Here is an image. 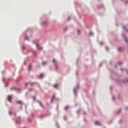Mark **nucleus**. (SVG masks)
Listing matches in <instances>:
<instances>
[{"mask_svg":"<svg viewBox=\"0 0 128 128\" xmlns=\"http://www.w3.org/2000/svg\"><path fill=\"white\" fill-rule=\"evenodd\" d=\"M12 96H8V102H12Z\"/></svg>","mask_w":128,"mask_h":128,"instance_id":"obj_1","label":"nucleus"},{"mask_svg":"<svg viewBox=\"0 0 128 128\" xmlns=\"http://www.w3.org/2000/svg\"><path fill=\"white\" fill-rule=\"evenodd\" d=\"M36 46L38 50H42V48L38 44H36Z\"/></svg>","mask_w":128,"mask_h":128,"instance_id":"obj_2","label":"nucleus"},{"mask_svg":"<svg viewBox=\"0 0 128 128\" xmlns=\"http://www.w3.org/2000/svg\"><path fill=\"white\" fill-rule=\"evenodd\" d=\"M94 124H97V126H100V123L98 121H96Z\"/></svg>","mask_w":128,"mask_h":128,"instance_id":"obj_3","label":"nucleus"},{"mask_svg":"<svg viewBox=\"0 0 128 128\" xmlns=\"http://www.w3.org/2000/svg\"><path fill=\"white\" fill-rule=\"evenodd\" d=\"M17 104H22V101H18L17 102Z\"/></svg>","mask_w":128,"mask_h":128,"instance_id":"obj_4","label":"nucleus"},{"mask_svg":"<svg viewBox=\"0 0 128 128\" xmlns=\"http://www.w3.org/2000/svg\"><path fill=\"white\" fill-rule=\"evenodd\" d=\"M39 78H44V74H40L39 76Z\"/></svg>","mask_w":128,"mask_h":128,"instance_id":"obj_5","label":"nucleus"},{"mask_svg":"<svg viewBox=\"0 0 128 128\" xmlns=\"http://www.w3.org/2000/svg\"><path fill=\"white\" fill-rule=\"evenodd\" d=\"M52 62H53L54 63V64H56V60H55L54 59V60H52Z\"/></svg>","mask_w":128,"mask_h":128,"instance_id":"obj_6","label":"nucleus"},{"mask_svg":"<svg viewBox=\"0 0 128 128\" xmlns=\"http://www.w3.org/2000/svg\"><path fill=\"white\" fill-rule=\"evenodd\" d=\"M25 40H28V36H25Z\"/></svg>","mask_w":128,"mask_h":128,"instance_id":"obj_7","label":"nucleus"},{"mask_svg":"<svg viewBox=\"0 0 128 128\" xmlns=\"http://www.w3.org/2000/svg\"><path fill=\"white\" fill-rule=\"evenodd\" d=\"M54 86L55 88H56L58 87V84L54 85Z\"/></svg>","mask_w":128,"mask_h":128,"instance_id":"obj_8","label":"nucleus"},{"mask_svg":"<svg viewBox=\"0 0 128 128\" xmlns=\"http://www.w3.org/2000/svg\"><path fill=\"white\" fill-rule=\"evenodd\" d=\"M78 34H80V30H77Z\"/></svg>","mask_w":128,"mask_h":128,"instance_id":"obj_9","label":"nucleus"},{"mask_svg":"<svg viewBox=\"0 0 128 128\" xmlns=\"http://www.w3.org/2000/svg\"><path fill=\"white\" fill-rule=\"evenodd\" d=\"M46 64V62H42L43 65Z\"/></svg>","mask_w":128,"mask_h":128,"instance_id":"obj_10","label":"nucleus"},{"mask_svg":"<svg viewBox=\"0 0 128 128\" xmlns=\"http://www.w3.org/2000/svg\"><path fill=\"white\" fill-rule=\"evenodd\" d=\"M38 104H40V106H42V102H38Z\"/></svg>","mask_w":128,"mask_h":128,"instance_id":"obj_11","label":"nucleus"},{"mask_svg":"<svg viewBox=\"0 0 128 128\" xmlns=\"http://www.w3.org/2000/svg\"><path fill=\"white\" fill-rule=\"evenodd\" d=\"M118 50H119V51L122 50V48H118Z\"/></svg>","mask_w":128,"mask_h":128,"instance_id":"obj_12","label":"nucleus"},{"mask_svg":"<svg viewBox=\"0 0 128 128\" xmlns=\"http://www.w3.org/2000/svg\"><path fill=\"white\" fill-rule=\"evenodd\" d=\"M33 100H36V97H33Z\"/></svg>","mask_w":128,"mask_h":128,"instance_id":"obj_13","label":"nucleus"},{"mask_svg":"<svg viewBox=\"0 0 128 128\" xmlns=\"http://www.w3.org/2000/svg\"><path fill=\"white\" fill-rule=\"evenodd\" d=\"M90 36H92V32H90Z\"/></svg>","mask_w":128,"mask_h":128,"instance_id":"obj_14","label":"nucleus"},{"mask_svg":"<svg viewBox=\"0 0 128 128\" xmlns=\"http://www.w3.org/2000/svg\"><path fill=\"white\" fill-rule=\"evenodd\" d=\"M9 114H12V112H9Z\"/></svg>","mask_w":128,"mask_h":128,"instance_id":"obj_15","label":"nucleus"},{"mask_svg":"<svg viewBox=\"0 0 128 128\" xmlns=\"http://www.w3.org/2000/svg\"><path fill=\"white\" fill-rule=\"evenodd\" d=\"M26 86H28V83H26Z\"/></svg>","mask_w":128,"mask_h":128,"instance_id":"obj_16","label":"nucleus"},{"mask_svg":"<svg viewBox=\"0 0 128 128\" xmlns=\"http://www.w3.org/2000/svg\"><path fill=\"white\" fill-rule=\"evenodd\" d=\"M124 38L125 40L126 41V38Z\"/></svg>","mask_w":128,"mask_h":128,"instance_id":"obj_17","label":"nucleus"},{"mask_svg":"<svg viewBox=\"0 0 128 128\" xmlns=\"http://www.w3.org/2000/svg\"><path fill=\"white\" fill-rule=\"evenodd\" d=\"M100 44H102V42H100Z\"/></svg>","mask_w":128,"mask_h":128,"instance_id":"obj_18","label":"nucleus"},{"mask_svg":"<svg viewBox=\"0 0 128 128\" xmlns=\"http://www.w3.org/2000/svg\"><path fill=\"white\" fill-rule=\"evenodd\" d=\"M106 50H108V48H106Z\"/></svg>","mask_w":128,"mask_h":128,"instance_id":"obj_19","label":"nucleus"},{"mask_svg":"<svg viewBox=\"0 0 128 128\" xmlns=\"http://www.w3.org/2000/svg\"><path fill=\"white\" fill-rule=\"evenodd\" d=\"M29 68H32V66H29Z\"/></svg>","mask_w":128,"mask_h":128,"instance_id":"obj_20","label":"nucleus"},{"mask_svg":"<svg viewBox=\"0 0 128 128\" xmlns=\"http://www.w3.org/2000/svg\"><path fill=\"white\" fill-rule=\"evenodd\" d=\"M70 18L69 17V18H68V20H70Z\"/></svg>","mask_w":128,"mask_h":128,"instance_id":"obj_21","label":"nucleus"},{"mask_svg":"<svg viewBox=\"0 0 128 128\" xmlns=\"http://www.w3.org/2000/svg\"><path fill=\"white\" fill-rule=\"evenodd\" d=\"M30 90H32V89H30Z\"/></svg>","mask_w":128,"mask_h":128,"instance_id":"obj_22","label":"nucleus"},{"mask_svg":"<svg viewBox=\"0 0 128 128\" xmlns=\"http://www.w3.org/2000/svg\"><path fill=\"white\" fill-rule=\"evenodd\" d=\"M68 107H66V108Z\"/></svg>","mask_w":128,"mask_h":128,"instance_id":"obj_23","label":"nucleus"}]
</instances>
